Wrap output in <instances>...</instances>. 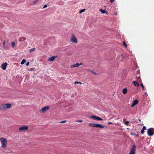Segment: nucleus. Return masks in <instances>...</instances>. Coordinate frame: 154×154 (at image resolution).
Instances as JSON below:
<instances>
[{
  "mask_svg": "<svg viewBox=\"0 0 154 154\" xmlns=\"http://www.w3.org/2000/svg\"><path fill=\"white\" fill-rule=\"evenodd\" d=\"M0 141L2 143V147L5 148L6 146L7 140L4 138L1 137L0 138Z\"/></svg>",
  "mask_w": 154,
  "mask_h": 154,
  "instance_id": "f257e3e1",
  "label": "nucleus"
},
{
  "mask_svg": "<svg viewBox=\"0 0 154 154\" xmlns=\"http://www.w3.org/2000/svg\"><path fill=\"white\" fill-rule=\"evenodd\" d=\"M89 126L91 127L98 128H104V126H103L98 124L90 123L89 124Z\"/></svg>",
  "mask_w": 154,
  "mask_h": 154,
  "instance_id": "f03ea898",
  "label": "nucleus"
},
{
  "mask_svg": "<svg viewBox=\"0 0 154 154\" xmlns=\"http://www.w3.org/2000/svg\"><path fill=\"white\" fill-rule=\"evenodd\" d=\"M10 108V103L3 104L0 107V109L4 110Z\"/></svg>",
  "mask_w": 154,
  "mask_h": 154,
  "instance_id": "7ed1b4c3",
  "label": "nucleus"
},
{
  "mask_svg": "<svg viewBox=\"0 0 154 154\" xmlns=\"http://www.w3.org/2000/svg\"><path fill=\"white\" fill-rule=\"evenodd\" d=\"M147 134L149 136H152L154 134V129L153 128H149L147 131Z\"/></svg>",
  "mask_w": 154,
  "mask_h": 154,
  "instance_id": "20e7f679",
  "label": "nucleus"
},
{
  "mask_svg": "<svg viewBox=\"0 0 154 154\" xmlns=\"http://www.w3.org/2000/svg\"><path fill=\"white\" fill-rule=\"evenodd\" d=\"M70 41L71 42L75 43H77V39L73 33L72 34Z\"/></svg>",
  "mask_w": 154,
  "mask_h": 154,
  "instance_id": "39448f33",
  "label": "nucleus"
},
{
  "mask_svg": "<svg viewBox=\"0 0 154 154\" xmlns=\"http://www.w3.org/2000/svg\"><path fill=\"white\" fill-rule=\"evenodd\" d=\"M136 76V79L137 80V81L139 82H141V80L140 77V71L139 70H138L137 71Z\"/></svg>",
  "mask_w": 154,
  "mask_h": 154,
  "instance_id": "423d86ee",
  "label": "nucleus"
},
{
  "mask_svg": "<svg viewBox=\"0 0 154 154\" xmlns=\"http://www.w3.org/2000/svg\"><path fill=\"white\" fill-rule=\"evenodd\" d=\"M136 146L135 145H133L131 149L130 152L128 154H135L136 151Z\"/></svg>",
  "mask_w": 154,
  "mask_h": 154,
  "instance_id": "0eeeda50",
  "label": "nucleus"
},
{
  "mask_svg": "<svg viewBox=\"0 0 154 154\" xmlns=\"http://www.w3.org/2000/svg\"><path fill=\"white\" fill-rule=\"evenodd\" d=\"M50 108V107L48 106H46L41 109L40 110L41 113H44L46 111H48Z\"/></svg>",
  "mask_w": 154,
  "mask_h": 154,
  "instance_id": "6e6552de",
  "label": "nucleus"
},
{
  "mask_svg": "<svg viewBox=\"0 0 154 154\" xmlns=\"http://www.w3.org/2000/svg\"><path fill=\"white\" fill-rule=\"evenodd\" d=\"M90 118L93 119L94 120H96L97 121H101L103 120V119L100 117L96 116H91Z\"/></svg>",
  "mask_w": 154,
  "mask_h": 154,
  "instance_id": "1a4fd4ad",
  "label": "nucleus"
},
{
  "mask_svg": "<svg viewBox=\"0 0 154 154\" xmlns=\"http://www.w3.org/2000/svg\"><path fill=\"white\" fill-rule=\"evenodd\" d=\"M29 128L26 125H24L21 127L19 129L20 131L27 130Z\"/></svg>",
  "mask_w": 154,
  "mask_h": 154,
  "instance_id": "9d476101",
  "label": "nucleus"
},
{
  "mask_svg": "<svg viewBox=\"0 0 154 154\" xmlns=\"http://www.w3.org/2000/svg\"><path fill=\"white\" fill-rule=\"evenodd\" d=\"M8 65L7 63H5L2 64L1 67L2 69L3 70H5L7 65Z\"/></svg>",
  "mask_w": 154,
  "mask_h": 154,
  "instance_id": "9b49d317",
  "label": "nucleus"
},
{
  "mask_svg": "<svg viewBox=\"0 0 154 154\" xmlns=\"http://www.w3.org/2000/svg\"><path fill=\"white\" fill-rule=\"evenodd\" d=\"M57 57V56H54L52 57H49L48 59V60L49 61H54L55 58H56Z\"/></svg>",
  "mask_w": 154,
  "mask_h": 154,
  "instance_id": "f8f14e48",
  "label": "nucleus"
},
{
  "mask_svg": "<svg viewBox=\"0 0 154 154\" xmlns=\"http://www.w3.org/2000/svg\"><path fill=\"white\" fill-rule=\"evenodd\" d=\"M82 65V63H76L75 64L71 65L70 66V68H74V67H78L79 66Z\"/></svg>",
  "mask_w": 154,
  "mask_h": 154,
  "instance_id": "ddd939ff",
  "label": "nucleus"
},
{
  "mask_svg": "<svg viewBox=\"0 0 154 154\" xmlns=\"http://www.w3.org/2000/svg\"><path fill=\"white\" fill-rule=\"evenodd\" d=\"M138 103V101L137 100H134L133 102V103L131 105V106L133 107L135 105L137 104Z\"/></svg>",
  "mask_w": 154,
  "mask_h": 154,
  "instance_id": "4468645a",
  "label": "nucleus"
},
{
  "mask_svg": "<svg viewBox=\"0 0 154 154\" xmlns=\"http://www.w3.org/2000/svg\"><path fill=\"white\" fill-rule=\"evenodd\" d=\"M17 44V42L16 40L15 42H12L11 43V47L12 48H14L15 46Z\"/></svg>",
  "mask_w": 154,
  "mask_h": 154,
  "instance_id": "2eb2a0df",
  "label": "nucleus"
},
{
  "mask_svg": "<svg viewBox=\"0 0 154 154\" xmlns=\"http://www.w3.org/2000/svg\"><path fill=\"white\" fill-rule=\"evenodd\" d=\"M146 129V128L145 126H143L142 129L141 131V133L142 134H143L144 133V130Z\"/></svg>",
  "mask_w": 154,
  "mask_h": 154,
  "instance_id": "dca6fc26",
  "label": "nucleus"
},
{
  "mask_svg": "<svg viewBox=\"0 0 154 154\" xmlns=\"http://www.w3.org/2000/svg\"><path fill=\"white\" fill-rule=\"evenodd\" d=\"M26 39V38L24 37H20L19 39V42H21L25 41Z\"/></svg>",
  "mask_w": 154,
  "mask_h": 154,
  "instance_id": "f3484780",
  "label": "nucleus"
},
{
  "mask_svg": "<svg viewBox=\"0 0 154 154\" xmlns=\"http://www.w3.org/2000/svg\"><path fill=\"white\" fill-rule=\"evenodd\" d=\"M134 84L135 87H139L140 86L138 82L136 81H134L133 82Z\"/></svg>",
  "mask_w": 154,
  "mask_h": 154,
  "instance_id": "a211bd4d",
  "label": "nucleus"
},
{
  "mask_svg": "<svg viewBox=\"0 0 154 154\" xmlns=\"http://www.w3.org/2000/svg\"><path fill=\"white\" fill-rule=\"evenodd\" d=\"M127 92V88H125L123 90V93L124 94H126Z\"/></svg>",
  "mask_w": 154,
  "mask_h": 154,
  "instance_id": "6ab92c4d",
  "label": "nucleus"
},
{
  "mask_svg": "<svg viewBox=\"0 0 154 154\" xmlns=\"http://www.w3.org/2000/svg\"><path fill=\"white\" fill-rule=\"evenodd\" d=\"M26 60L25 59H23L22 60V61L21 62L20 64L21 65L25 63L26 62Z\"/></svg>",
  "mask_w": 154,
  "mask_h": 154,
  "instance_id": "aec40b11",
  "label": "nucleus"
},
{
  "mask_svg": "<svg viewBox=\"0 0 154 154\" xmlns=\"http://www.w3.org/2000/svg\"><path fill=\"white\" fill-rule=\"evenodd\" d=\"M100 12L102 13H105L106 12V11L105 10H103L102 9L100 10Z\"/></svg>",
  "mask_w": 154,
  "mask_h": 154,
  "instance_id": "412c9836",
  "label": "nucleus"
},
{
  "mask_svg": "<svg viewBox=\"0 0 154 154\" xmlns=\"http://www.w3.org/2000/svg\"><path fill=\"white\" fill-rule=\"evenodd\" d=\"M35 48H32L30 49L29 50V51L30 53L33 52L35 51Z\"/></svg>",
  "mask_w": 154,
  "mask_h": 154,
  "instance_id": "4be33fe9",
  "label": "nucleus"
},
{
  "mask_svg": "<svg viewBox=\"0 0 154 154\" xmlns=\"http://www.w3.org/2000/svg\"><path fill=\"white\" fill-rule=\"evenodd\" d=\"M85 10V9H82L80 11L79 13L80 14H81V13L84 12Z\"/></svg>",
  "mask_w": 154,
  "mask_h": 154,
  "instance_id": "5701e85b",
  "label": "nucleus"
},
{
  "mask_svg": "<svg viewBox=\"0 0 154 154\" xmlns=\"http://www.w3.org/2000/svg\"><path fill=\"white\" fill-rule=\"evenodd\" d=\"M38 1V0H35L34 1H33L32 2V5H34L35 4V3L37 2Z\"/></svg>",
  "mask_w": 154,
  "mask_h": 154,
  "instance_id": "b1692460",
  "label": "nucleus"
},
{
  "mask_svg": "<svg viewBox=\"0 0 154 154\" xmlns=\"http://www.w3.org/2000/svg\"><path fill=\"white\" fill-rule=\"evenodd\" d=\"M123 45L125 46L126 48H127V46L125 42H123Z\"/></svg>",
  "mask_w": 154,
  "mask_h": 154,
  "instance_id": "393cba45",
  "label": "nucleus"
},
{
  "mask_svg": "<svg viewBox=\"0 0 154 154\" xmlns=\"http://www.w3.org/2000/svg\"><path fill=\"white\" fill-rule=\"evenodd\" d=\"M83 121L81 120H77L76 121H75V122H82Z\"/></svg>",
  "mask_w": 154,
  "mask_h": 154,
  "instance_id": "a878e982",
  "label": "nucleus"
},
{
  "mask_svg": "<svg viewBox=\"0 0 154 154\" xmlns=\"http://www.w3.org/2000/svg\"><path fill=\"white\" fill-rule=\"evenodd\" d=\"M82 84V83L81 82H75V84Z\"/></svg>",
  "mask_w": 154,
  "mask_h": 154,
  "instance_id": "bb28decb",
  "label": "nucleus"
},
{
  "mask_svg": "<svg viewBox=\"0 0 154 154\" xmlns=\"http://www.w3.org/2000/svg\"><path fill=\"white\" fill-rule=\"evenodd\" d=\"M66 120H64L63 121H62L61 122H60L61 123H64L66 122Z\"/></svg>",
  "mask_w": 154,
  "mask_h": 154,
  "instance_id": "cd10ccee",
  "label": "nucleus"
},
{
  "mask_svg": "<svg viewBox=\"0 0 154 154\" xmlns=\"http://www.w3.org/2000/svg\"><path fill=\"white\" fill-rule=\"evenodd\" d=\"M141 86L143 88V90L144 89V86L143 85V83H142L140 84Z\"/></svg>",
  "mask_w": 154,
  "mask_h": 154,
  "instance_id": "c85d7f7f",
  "label": "nucleus"
},
{
  "mask_svg": "<svg viewBox=\"0 0 154 154\" xmlns=\"http://www.w3.org/2000/svg\"><path fill=\"white\" fill-rule=\"evenodd\" d=\"M129 122L128 121H126L125 123V124L126 125H127L128 124Z\"/></svg>",
  "mask_w": 154,
  "mask_h": 154,
  "instance_id": "c756f323",
  "label": "nucleus"
},
{
  "mask_svg": "<svg viewBox=\"0 0 154 154\" xmlns=\"http://www.w3.org/2000/svg\"><path fill=\"white\" fill-rule=\"evenodd\" d=\"M29 62H27L26 63V66H28L29 65Z\"/></svg>",
  "mask_w": 154,
  "mask_h": 154,
  "instance_id": "7c9ffc66",
  "label": "nucleus"
},
{
  "mask_svg": "<svg viewBox=\"0 0 154 154\" xmlns=\"http://www.w3.org/2000/svg\"><path fill=\"white\" fill-rule=\"evenodd\" d=\"M91 72H93V73H94V74H97V73H96V72H93V71L92 70H91Z\"/></svg>",
  "mask_w": 154,
  "mask_h": 154,
  "instance_id": "2f4dec72",
  "label": "nucleus"
},
{
  "mask_svg": "<svg viewBox=\"0 0 154 154\" xmlns=\"http://www.w3.org/2000/svg\"><path fill=\"white\" fill-rule=\"evenodd\" d=\"M47 7V5H45L43 7V8H46V7Z\"/></svg>",
  "mask_w": 154,
  "mask_h": 154,
  "instance_id": "473e14b6",
  "label": "nucleus"
},
{
  "mask_svg": "<svg viewBox=\"0 0 154 154\" xmlns=\"http://www.w3.org/2000/svg\"><path fill=\"white\" fill-rule=\"evenodd\" d=\"M110 1L111 3H112L114 1V0H110Z\"/></svg>",
  "mask_w": 154,
  "mask_h": 154,
  "instance_id": "72a5a7b5",
  "label": "nucleus"
},
{
  "mask_svg": "<svg viewBox=\"0 0 154 154\" xmlns=\"http://www.w3.org/2000/svg\"><path fill=\"white\" fill-rule=\"evenodd\" d=\"M135 135L136 137H138L139 136L138 134H135Z\"/></svg>",
  "mask_w": 154,
  "mask_h": 154,
  "instance_id": "f704fd0d",
  "label": "nucleus"
},
{
  "mask_svg": "<svg viewBox=\"0 0 154 154\" xmlns=\"http://www.w3.org/2000/svg\"><path fill=\"white\" fill-rule=\"evenodd\" d=\"M131 135H135V134L134 133H131Z\"/></svg>",
  "mask_w": 154,
  "mask_h": 154,
  "instance_id": "c9c22d12",
  "label": "nucleus"
},
{
  "mask_svg": "<svg viewBox=\"0 0 154 154\" xmlns=\"http://www.w3.org/2000/svg\"><path fill=\"white\" fill-rule=\"evenodd\" d=\"M34 69L33 68H31L30 69V71H32V70H33Z\"/></svg>",
  "mask_w": 154,
  "mask_h": 154,
  "instance_id": "e433bc0d",
  "label": "nucleus"
},
{
  "mask_svg": "<svg viewBox=\"0 0 154 154\" xmlns=\"http://www.w3.org/2000/svg\"><path fill=\"white\" fill-rule=\"evenodd\" d=\"M112 124V123L111 122H109L108 123V124L109 125L110 124Z\"/></svg>",
  "mask_w": 154,
  "mask_h": 154,
  "instance_id": "4c0bfd02",
  "label": "nucleus"
},
{
  "mask_svg": "<svg viewBox=\"0 0 154 154\" xmlns=\"http://www.w3.org/2000/svg\"><path fill=\"white\" fill-rule=\"evenodd\" d=\"M88 71H90L91 70L90 69H88Z\"/></svg>",
  "mask_w": 154,
  "mask_h": 154,
  "instance_id": "58836bf2",
  "label": "nucleus"
},
{
  "mask_svg": "<svg viewBox=\"0 0 154 154\" xmlns=\"http://www.w3.org/2000/svg\"><path fill=\"white\" fill-rule=\"evenodd\" d=\"M10 107H11V104H10Z\"/></svg>",
  "mask_w": 154,
  "mask_h": 154,
  "instance_id": "ea45409f",
  "label": "nucleus"
}]
</instances>
